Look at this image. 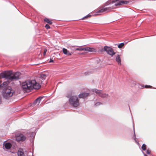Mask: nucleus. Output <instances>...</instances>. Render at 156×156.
<instances>
[{
    "label": "nucleus",
    "mask_w": 156,
    "mask_h": 156,
    "mask_svg": "<svg viewBox=\"0 0 156 156\" xmlns=\"http://www.w3.org/2000/svg\"><path fill=\"white\" fill-rule=\"evenodd\" d=\"M40 87V85L37 83L35 80L27 81L22 84V88L24 91L27 92L33 89H38Z\"/></svg>",
    "instance_id": "1"
},
{
    "label": "nucleus",
    "mask_w": 156,
    "mask_h": 156,
    "mask_svg": "<svg viewBox=\"0 0 156 156\" xmlns=\"http://www.w3.org/2000/svg\"><path fill=\"white\" fill-rule=\"evenodd\" d=\"M129 2L128 1H119L115 4L114 6L112 7H104L105 9V12H108L110 11L112 9H114L115 8V6L118 5H120L123 4H127Z\"/></svg>",
    "instance_id": "2"
},
{
    "label": "nucleus",
    "mask_w": 156,
    "mask_h": 156,
    "mask_svg": "<svg viewBox=\"0 0 156 156\" xmlns=\"http://www.w3.org/2000/svg\"><path fill=\"white\" fill-rule=\"evenodd\" d=\"M13 93L14 91L11 89V87H8L3 93V96L4 98L8 99L12 96Z\"/></svg>",
    "instance_id": "3"
},
{
    "label": "nucleus",
    "mask_w": 156,
    "mask_h": 156,
    "mask_svg": "<svg viewBox=\"0 0 156 156\" xmlns=\"http://www.w3.org/2000/svg\"><path fill=\"white\" fill-rule=\"evenodd\" d=\"M69 102L74 107H76L79 105V100L76 96H71L69 99Z\"/></svg>",
    "instance_id": "4"
},
{
    "label": "nucleus",
    "mask_w": 156,
    "mask_h": 156,
    "mask_svg": "<svg viewBox=\"0 0 156 156\" xmlns=\"http://www.w3.org/2000/svg\"><path fill=\"white\" fill-rule=\"evenodd\" d=\"M93 92L96 93L97 94L103 98H107L109 95L108 94L103 93L102 90L94 89L93 90Z\"/></svg>",
    "instance_id": "5"
},
{
    "label": "nucleus",
    "mask_w": 156,
    "mask_h": 156,
    "mask_svg": "<svg viewBox=\"0 0 156 156\" xmlns=\"http://www.w3.org/2000/svg\"><path fill=\"white\" fill-rule=\"evenodd\" d=\"M104 50L106 52L111 56H113L115 54L113 49L107 46H105L104 48Z\"/></svg>",
    "instance_id": "6"
},
{
    "label": "nucleus",
    "mask_w": 156,
    "mask_h": 156,
    "mask_svg": "<svg viewBox=\"0 0 156 156\" xmlns=\"http://www.w3.org/2000/svg\"><path fill=\"white\" fill-rule=\"evenodd\" d=\"M16 140L18 142L24 141L26 137L22 134H17L16 135Z\"/></svg>",
    "instance_id": "7"
},
{
    "label": "nucleus",
    "mask_w": 156,
    "mask_h": 156,
    "mask_svg": "<svg viewBox=\"0 0 156 156\" xmlns=\"http://www.w3.org/2000/svg\"><path fill=\"white\" fill-rule=\"evenodd\" d=\"M20 74V73L17 72L15 73L12 76H11L12 75H9V80H17L19 79Z\"/></svg>",
    "instance_id": "8"
},
{
    "label": "nucleus",
    "mask_w": 156,
    "mask_h": 156,
    "mask_svg": "<svg viewBox=\"0 0 156 156\" xmlns=\"http://www.w3.org/2000/svg\"><path fill=\"white\" fill-rule=\"evenodd\" d=\"M84 51L89 52H94L96 51V50L94 48L89 47H85Z\"/></svg>",
    "instance_id": "9"
},
{
    "label": "nucleus",
    "mask_w": 156,
    "mask_h": 156,
    "mask_svg": "<svg viewBox=\"0 0 156 156\" xmlns=\"http://www.w3.org/2000/svg\"><path fill=\"white\" fill-rule=\"evenodd\" d=\"M63 53L65 55L68 56H71L73 53L72 52H70L65 48H63L62 49Z\"/></svg>",
    "instance_id": "10"
},
{
    "label": "nucleus",
    "mask_w": 156,
    "mask_h": 156,
    "mask_svg": "<svg viewBox=\"0 0 156 156\" xmlns=\"http://www.w3.org/2000/svg\"><path fill=\"white\" fill-rule=\"evenodd\" d=\"M119 0H109L107 1L105 5V6H107L108 5L112 4L113 3L116 2H117Z\"/></svg>",
    "instance_id": "11"
},
{
    "label": "nucleus",
    "mask_w": 156,
    "mask_h": 156,
    "mask_svg": "<svg viewBox=\"0 0 156 156\" xmlns=\"http://www.w3.org/2000/svg\"><path fill=\"white\" fill-rule=\"evenodd\" d=\"M42 98V97H40L36 99L34 102L33 105H35L37 104V105H38L40 103V101Z\"/></svg>",
    "instance_id": "12"
},
{
    "label": "nucleus",
    "mask_w": 156,
    "mask_h": 156,
    "mask_svg": "<svg viewBox=\"0 0 156 156\" xmlns=\"http://www.w3.org/2000/svg\"><path fill=\"white\" fill-rule=\"evenodd\" d=\"M89 94L87 93H82L79 95V98H84L87 96Z\"/></svg>",
    "instance_id": "13"
},
{
    "label": "nucleus",
    "mask_w": 156,
    "mask_h": 156,
    "mask_svg": "<svg viewBox=\"0 0 156 156\" xmlns=\"http://www.w3.org/2000/svg\"><path fill=\"white\" fill-rule=\"evenodd\" d=\"M4 145L5 148L6 149H9L12 146L11 144L9 143H5L4 144Z\"/></svg>",
    "instance_id": "14"
},
{
    "label": "nucleus",
    "mask_w": 156,
    "mask_h": 156,
    "mask_svg": "<svg viewBox=\"0 0 156 156\" xmlns=\"http://www.w3.org/2000/svg\"><path fill=\"white\" fill-rule=\"evenodd\" d=\"M116 60L117 62L118 63V64L119 65H121V59L119 55H118L116 57Z\"/></svg>",
    "instance_id": "15"
},
{
    "label": "nucleus",
    "mask_w": 156,
    "mask_h": 156,
    "mask_svg": "<svg viewBox=\"0 0 156 156\" xmlns=\"http://www.w3.org/2000/svg\"><path fill=\"white\" fill-rule=\"evenodd\" d=\"M44 21L46 22V23L50 24H52V20H50V19L46 18L44 19Z\"/></svg>",
    "instance_id": "16"
},
{
    "label": "nucleus",
    "mask_w": 156,
    "mask_h": 156,
    "mask_svg": "<svg viewBox=\"0 0 156 156\" xmlns=\"http://www.w3.org/2000/svg\"><path fill=\"white\" fill-rule=\"evenodd\" d=\"M85 47L83 48L81 46L78 47V48H76L75 49V50L76 51H84Z\"/></svg>",
    "instance_id": "17"
},
{
    "label": "nucleus",
    "mask_w": 156,
    "mask_h": 156,
    "mask_svg": "<svg viewBox=\"0 0 156 156\" xmlns=\"http://www.w3.org/2000/svg\"><path fill=\"white\" fill-rule=\"evenodd\" d=\"M46 77V75L44 74H42L41 75V78L42 80H44L45 79Z\"/></svg>",
    "instance_id": "18"
},
{
    "label": "nucleus",
    "mask_w": 156,
    "mask_h": 156,
    "mask_svg": "<svg viewBox=\"0 0 156 156\" xmlns=\"http://www.w3.org/2000/svg\"><path fill=\"white\" fill-rule=\"evenodd\" d=\"M18 156H24V154L23 152L19 151L18 152Z\"/></svg>",
    "instance_id": "19"
},
{
    "label": "nucleus",
    "mask_w": 156,
    "mask_h": 156,
    "mask_svg": "<svg viewBox=\"0 0 156 156\" xmlns=\"http://www.w3.org/2000/svg\"><path fill=\"white\" fill-rule=\"evenodd\" d=\"M104 10H105V9H104V8H103L101 9H100L98 10L97 12V13L103 12H105Z\"/></svg>",
    "instance_id": "20"
},
{
    "label": "nucleus",
    "mask_w": 156,
    "mask_h": 156,
    "mask_svg": "<svg viewBox=\"0 0 156 156\" xmlns=\"http://www.w3.org/2000/svg\"><path fill=\"white\" fill-rule=\"evenodd\" d=\"M146 146L145 144H143L142 146V149L144 151H145L146 150Z\"/></svg>",
    "instance_id": "21"
},
{
    "label": "nucleus",
    "mask_w": 156,
    "mask_h": 156,
    "mask_svg": "<svg viewBox=\"0 0 156 156\" xmlns=\"http://www.w3.org/2000/svg\"><path fill=\"white\" fill-rule=\"evenodd\" d=\"M124 45V44L123 43H120L118 45V47L119 48H122Z\"/></svg>",
    "instance_id": "22"
},
{
    "label": "nucleus",
    "mask_w": 156,
    "mask_h": 156,
    "mask_svg": "<svg viewBox=\"0 0 156 156\" xmlns=\"http://www.w3.org/2000/svg\"><path fill=\"white\" fill-rule=\"evenodd\" d=\"M91 15L90 14H88L87 15V16H85V17H83L82 19H86L87 18H88V17H91Z\"/></svg>",
    "instance_id": "23"
},
{
    "label": "nucleus",
    "mask_w": 156,
    "mask_h": 156,
    "mask_svg": "<svg viewBox=\"0 0 156 156\" xmlns=\"http://www.w3.org/2000/svg\"><path fill=\"white\" fill-rule=\"evenodd\" d=\"M8 82H5L3 83V86L6 87V86L8 85Z\"/></svg>",
    "instance_id": "24"
},
{
    "label": "nucleus",
    "mask_w": 156,
    "mask_h": 156,
    "mask_svg": "<svg viewBox=\"0 0 156 156\" xmlns=\"http://www.w3.org/2000/svg\"><path fill=\"white\" fill-rule=\"evenodd\" d=\"M45 27L47 29H49L50 28V27L49 25L47 24L45 26Z\"/></svg>",
    "instance_id": "25"
},
{
    "label": "nucleus",
    "mask_w": 156,
    "mask_h": 156,
    "mask_svg": "<svg viewBox=\"0 0 156 156\" xmlns=\"http://www.w3.org/2000/svg\"><path fill=\"white\" fill-rule=\"evenodd\" d=\"M151 150H149V149H148L147 151V152H146V153H147L148 154H150L151 153Z\"/></svg>",
    "instance_id": "26"
},
{
    "label": "nucleus",
    "mask_w": 156,
    "mask_h": 156,
    "mask_svg": "<svg viewBox=\"0 0 156 156\" xmlns=\"http://www.w3.org/2000/svg\"><path fill=\"white\" fill-rule=\"evenodd\" d=\"M101 104V103H100V102H98L95 104V105L96 106H97Z\"/></svg>",
    "instance_id": "27"
},
{
    "label": "nucleus",
    "mask_w": 156,
    "mask_h": 156,
    "mask_svg": "<svg viewBox=\"0 0 156 156\" xmlns=\"http://www.w3.org/2000/svg\"><path fill=\"white\" fill-rule=\"evenodd\" d=\"M47 51V49H44V53H43V55H46V53Z\"/></svg>",
    "instance_id": "28"
},
{
    "label": "nucleus",
    "mask_w": 156,
    "mask_h": 156,
    "mask_svg": "<svg viewBox=\"0 0 156 156\" xmlns=\"http://www.w3.org/2000/svg\"><path fill=\"white\" fill-rule=\"evenodd\" d=\"M151 87V86H148V85H146V86H145L144 87H145V88H150V87Z\"/></svg>",
    "instance_id": "29"
},
{
    "label": "nucleus",
    "mask_w": 156,
    "mask_h": 156,
    "mask_svg": "<svg viewBox=\"0 0 156 156\" xmlns=\"http://www.w3.org/2000/svg\"><path fill=\"white\" fill-rule=\"evenodd\" d=\"M85 75H88L90 74V73L89 72H86L85 73Z\"/></svg>",
    "instance_id": "30"
},
{
    "label": "nucleus",
    "mask_w": 156,
    "mask_h": 156,
    "mask_svg": "<svg viewBox=\"0 0 156 156\" xmlns=\"http://www.w3.org/2000/svg\"><path fill=\"white\" fill-rule=\"evenodd\" d=\"M53 62V60L52 59H50L49 61V62Z\"/></svg>",
    "instance_id": "31"
},
{
    "label": "nucleus",
    "mask_w": 156,
    "mask_h": 156,
    "mask_svg": "<svg viewBox=\"0 0 156 156\" xmlns=\"http://www.w3.org/2000/svg\"><path fill=\"white\" fill-rule=\"evenodd\" d=\"M144 156H147V155L146 154H144Z\"/></svg>",
    "instance_id": "32"
},
{
    "label": "nucleus",
    "mask_w": 156,
    "mask_h": 156,
    "mask_svg": "<svg viewBox=\"0 0 156 156\" xmlns=\"http://www.w3.org/2000/svg\"><path fill=\"white\" fill-rule=\"evenodd\" d=\"M80 54H81V55L83 54V53H81Z\"/></svg>",
    "instance_id": "33"
},
{
    "label": "nucleus",
    "mask_w": 156,
    "mask_h": 156,
    "mask_svg": "<svg viewBox=\"0 0 156 156\" xmlns=\"http://www.w3.org/2000/svg\"><path fill=\"white\" fill-rule=\"evenodd\" d=\"M2 86V87H3V86H2V85H0V86Z\"/></svg>",
    "instance_id": "34"
}]
</instances>
